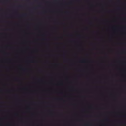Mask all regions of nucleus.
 Returning <instances> with one entry per match:
<instances>
[{
  "label": "nucleus",
  "mask_w": 126,
  "mask_h": 126,
  "mask_svg": "<svg viewBox=\"0 0 126 126\" xmlns=\"http://www.w3.org/2000/svg\"><path fill=\"white\" fill-rule=\"evenodd\" d=\"M22 16H25V14H23L21 15Z\"/></svg>",
  "instance_id": "obj_1"
}]
</instances>
